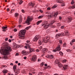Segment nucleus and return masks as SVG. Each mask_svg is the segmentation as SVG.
Returning <instances> with one entry per match:
<instances>
[{
    "label": "nucleus",
    "mask_w": 75,
    "mask_h": 75,
    "mask_svg": "<svg viewBox=\"0 0 75 75\" xmlns=\"http://www.w3.org/2000/svg\"><path fill=\"white\" fill-rule=\"evenodd\" d=\"M11 48L10 47H4L0 50V52L2 55H6L10 54V51H11Z\"/></svg>",
    "instance_id": "f257e3e1"
},
{
    "label": "nucleus",
    "mask_w": 75,
    "mask_h": 75,
    "mask_svg": "<svg viewBox=\"0 0 75 75\" xmlns=\"http://www.w3.org/2000/svg\"><path fill=\"white\" fill-rule=\"evenodd\" d=\"M54 23H55L54 21H51V23L50 24H48V21H45L43 22L42 26L44 28L45 30H46V29L48 28V27L49 26H51Z\"/></svg>",
    "instance_id": "f03ea898"
},
{
    "label": "nucleus",
    "mask_w": 75,
    "mask_h": 75,
    "mask_svg": "<svg viewBox=\"0 0 75 75\" xmlns=\"http://www.w3.org/2000/svg\"><path fill=\"white\" fill-rule=\"evenodd\" d=\"M25 34V30H23L20 31L19 33V36L20 39H24V36Z\"/></svg>",
    "instance_id": "7ed1b4c3"
},
{
    "label": "nucleus",
    "mask_w": 75,
    "mask_h": 75,
    "mask_svg": "<svg viewBox=\"0 0 75 75\" xmlns=\"http://www.w3.org/2000/svg\"><path fill=\"white\" fill-rule=\"evenodd\" d=\"M50 41V38L47 37L46 38L45 40V39H43L42 40H40L38 41V43L39 44L41 45L42 44H43L44 42L45 43H47L49 42Z\"/></svg>",
    "instance_id": "20e7f679"
},
{
    "label": "nucleus",
    "mask_w": 75,
    "mask_h": 75,
    "mask_svg": "<svg viewBox=\"0 0 75 75\" xmlns=\"http://www.w3.org/2000/svg\"><path fill=\"white\" fill-rule=\"evenodd\" d=\"M33 17L31 16H28L27 19L26 21V23H28V24L29 25L30 24V22L31 21H33Z\"/></svg>",
    "instance_id": "39448f33"
},
{
    "label": "nucleus",
    "mask_w": 75,
    "mask_h": 75,
    "mask_svg": "<svg viewBox=\"0 0 75 75\" xmlns=\"http://www.w3.org/2000/svg\"><path fill=\"white\" fill-rule=\"evenodd\" d=\"M41 38V36L40 35H36L35 38H33V41H37V40H39V39H40Z\"/></svg>",
    "instance_id": "423d86ee"
},
{
    "label": "nucleus",
    "mask_w": 75,
    "mask_h": 75,
    "mask_svg": "<svg viewBox=\"0 0 75 75\" xmlns=\"http://www.w3.org/2000/svg\"><path fill=\"white\" fill-rule=\"evenodd\" d=\"M57 15L58 13H54V15H53V14H51L49 15V17H50V18L52 17L53 16H54V17H56L57 16Z\"/></svg>",
    "instance_id": "0eeeda50"
},
{
    "label": "nucleus",
    "mask_w": 75,
    "mask_h": 75,
    "mask_svg": "<svg viewBox=\"0 0 75 75\" xmlns=\"http://www.w3.org/2000/svg\"><path fill=\"white\" fill-rule=\"evenodd\" d=\"M56 64H58V65L60 68H61L63 66L62 64H61V63H60V62H58V60H56L55 62Z\"/></svg>",
    "instance_id": "6e6552de"
},
{
    "label": "nucleus",
    "mask_w": 75,
    "mask_h": 75,
    "mask_svg": "<svg viewBox=\"0 0 75 75\" xmlns=\"http://www.w3.org/2000/svg\"><path fill=\"white\" fill-rule=\"evenodd\" d=\"M20 69L19 68L16 69L15 70H13L14 72H15V74H18L20 73Z\"/></svg>",
    "instance_id": "1a4fd4ad"
},
{
    "label": "nucleus",
    "mask_w": 75,
    "mask_h": 75,
    "mask_svg": "<svg viewBox=\"0 0 75 75\" xmlns=\"http://www.w3.org/2000/svg\"><path fill=\"white\" fill-rule=\"evenodd\" d=\"M31 59L33 61H35L37 59V56L36 55H33V57H31Z\"/></svg>",
    "instance_id": "9d476101"
},
{
    "label": "nucleus",
    "mask_w": 75,
    "mask_h": 75,
    "mask_svg": "<svg viewBox=\"0 0 75 75\" xmlns=\"http://www.w3.org/2000/svg\"><path fill=\"white\" fill-rule=\"evenodd\" d=\"M72 20V17H69L68 18V20L67 22V23H70L71 22V21Z\"/></svg>",
    "instance_id": "9b49d317"
},
{
    "label": "nucleus",
    "mask_w": 75,
    "mask_h": 75,
    "mask_svg": "<svg viewBox=\"0 0 75 75\" xmlns=\"http://www.w3.org/2000/svg\"><path fill=\"white\" fill-rule=\"evenodd\" d=\"M25 44L26 46H25V48H26V49H27V47H28V48H30V45L28 43H25Z\"/></svg>",
    "instance_id": "f8f14e48"
},
{
    "label": "nucleus",
    "mask_w": 75,
    "mask_h": 75,
    "mask_svg": "<svg viewBox=\"0 0 75 75\" xmlns=\"http://www.w3.org/2000/svg\"><path fill=\"white\" fill-rule=\"evenodd\" d=\"M34 49L31 48L30 49L29 52H27L28 54H30V52H34Z\"/></svg>",
    "instance_id": "ddd939ff"
},
{
    "label": "nucleus",
    "mask_w": 75,
    "mask_h": 75,
    "mask_svg": "<svg viewBox=\"0 0 75 75\" xmlns=\"http://www.w3.org/2000/svg\"><path fill=\"white\" fill-rule=\"evenodd\" d=\"M63 68L64 69H66L68 68V65L66 64L64 65L63 67Z\"/></svg>",
    "instance_id": "4468645a"
},
{
    "label": "nucleus",
    "mask_w": 75,
    "mask_h": 75,
    "mask_svg": "<svg viewBox=\"0 0 75 75\" xmlns=\"http://www.w3.org/2000/svg\"><path fill=\"white\" fill-rule=\"evenodd\" d=\"M63 1L62 0H58L56 1L57 3H62Z\"/></svg>",
    "instance_id": "2eb2a0df"
},
{
    "label": "nucleus",
    "mask_w": 75,
    "mask_h": 75,
    "mask_svg": "<svg viewBox=\"0 0 75 75\" xmlns=\"http://www.w3.org/2000/svg\"><path fill=\"white\" fill-rule=\"evenodd\" d=\"M64 33L66 35H69V33L68 32V30H66L65 31Z\"/></svg>",
    "instance_id": "dca6fc26"
},
{
    "label": "nucleus",
    "mask_w": 75,
    "mask_h": 75,
    "mask_svg": "<svg viewBox=\"0 0 75 75\" xmlns=\"http://www.w3.org/2000/svg\"><path fill=\"white\" fill-rule=\"evenodd\" d=\"M2 72L4 74H7L8 72V71L7 70H4L2 71Z\"/></svg>",
    "instance_id": "f3484780"
},
{
    "label": "nucleus",
    "mask_w": 75,
    "mask_h": 75,
    "mask_svg": "<svg viewBox=\"0 0 75 75\" xmlns=\"http://www.w3.org/2000/svg\"><path fill=\"white\" fill-rule=\"evenodd\" d=\"M3 46H4V47H7L8 45V43L7 42L4 43L3 44Z\"/></svg>",
    "instance_id": "a211bd4d"
},
{
    "label": "nucleus",
    "mask_w": 75,
    "mask_h": 75,
    "mask_svg": "<svg viewBox=\"0 0 75 75\" xmlns=\"http://www.w3.org/2000/svg\"><path fill=\"white\" fill-rule=\"evenodd\" d=\"M60 46L59 45L58 47L56 48L57 51H60L61 50V48H60Z\"/></svg>",
    "instance_id": "6ab92c4d"
},
{
    "label": "nucleus",
    "mask_w": 75,
    "mask_h": 75,
    "mask_svg": "<svg viewBox=\"0 0 75 75\" xmlns=\"http://www.w3.org/2000/svg\"><path fill=\"white\" fill-rule=\"evenodd\" d=\"M30 4L31 6H32V7H33V6L35 5V4H34V3H32L31 2H30Z\"/></svg>",
    "instance_id": "aec40b11"
},
{
    "label": "nucleus",
    "mask_w": 75,
    "mask_h": 75,
    "mask_svg": "<svg viewBox=\"0 0 75 75\" xmlns=\"http://www.w3.org/2000/svg\"><path fill=\"white\" fill-rule=\"evenodd\" d=\"M49 58H50V59H52L53 58H54V56L52 55H51L49 56Z\"/></svg>",
    "instance_id": "412c9836"
},
{
    "label": "nucleus",
    "mask_w": 75,
    "mask_h": 75,
    "mask_svg": "<svg viewBox=\"0 0 75 75\" xmlns=\"http://www.w3.org/2000/svg\"><path fill=\"white\" fill-rule=\"evenodd\" d=\"M22 22V18H20L19 19V24H21Z\"/></svg>",
    "instance_id": "4be33fe9"
},
{
    "label": "nucleus",
    "mask_w": 75,
    "mask_h": 75,
    "mask_svg": "<svg viewBox=\"0 0 75 75\" xmlns=\"http://www.w3.org/2000/svg\"><path fill=\"white\" fill-rule=\"evenodd\" d=\"M17 69V66L15 65L13 66V70H16Z\"/></svg>",
    "instance_id": "5701e85b"
},
{
    "label": "nucleus",
    "mask_w": 75,
    "mask_h": 75,
    "mask_svg": "<svg viewBox=\"0 0 75 75\" xmlns=\"http://www.w3.org/2000/svg\"><path fill=\"white\" fill-rule=\"evenodd\" d=\"M60 36H61L60 34H57L56 35V38H58V37H60Z\"/></svg>",
    "instance_id": "b1692460"
},
{
    "label": "nucleus",
    "mask_w": 75,
    "mask_h": 75,
    "mask_svg": "<svg viewBox=\"0 0 75 75\" xmlns=\"http://www.w3.org/2000/svg\"><path fill=\"white\" fill-rule=\"evenodd\" d=\"M41 22H42V21H38L36 23L37 25H38V24H40V23H41Z\"/></svg>",
    "instance_id": "393cba45"
},
{
    "label": "nucleus",
    "mask_w": 75,
    "mask_h": 75,
    "mask_svg": "<svg viewBox=\"0 0 75 75\" xmlns=\"http://www.w3.org/2000/svg\"><path fill=\"white\" fill-rule=\"evenodd\" d=\"M43 50L44 52H47V50H48V49H47L45 48L43 49Z\"/></svg>",
    "instance_id": "a878e982"
},
{
    "label": "nucleus",
    "mask_w": 75,
    "mask_h": 75,
    "mask_svg": "<svg viewBox=\"0 0 75 75\" xmlns=\"http://www.w3.org/2000/svg\"><path fill=\"white\" fill-rule=\"evenodd\" d=\"M31 27V26L25 28V30H28V29H29V28H30Z\"/></svg>",
    "instance_id": "bb28decb"
},
{
    "label": "nucleus",
    "mask_w": 75,
    "mask_h": 75,
    "mask_svg": "<svg viewBox=\"0 0 75 75\" xmlns=\"http://www.w3.org/2000/svg\"><path fill=\"white\" fill-rule=\"evenodd\" d=\"M45 69H48V68L50 69L51 68V66H48L47 67H45Z\"/></svg>",
    "instance_id": "cd10ccee"
},
{
    "label": "nucleus",
    "mask_w": 75,
    "mask_h": 75,
    "mask_svg": "<svg viewBox=\"0 0 75 75\" xmlns=\"http://www.w3.org/2000/svg\"><path fill=\"white\" fill-rule=\"evenodd\" d=\"M75 8V5L73 6H72L71 7V8L74 9V8Z\"/></svg>",
    "instance_id": "c85d7f7f"
},
{
    "label": "nucleus",
    "mask_w": 75,
    "mask_h": 75,
    "mask_svg": "<svg viewBox=\"0 0 75 75\" xmlns=\"http://www.w3.org/2000/svg\"><path fill=\"white\" fill-rule=\"evenodd\" d=\"M21 53L22 54H26V52H25V50H23L21 52Z\"/></svg>",
    "instance_id": "c756f323"
},
{
    "label": "nucleus",
    "mask_w": 75,
    "mask_h": 75,
    "mask_svg": "<svg viewBox=\"0 0 75 75\" xmlns=\"http://www.w3.org/2000/svg\"><path fill=\"white\" fill-rule=\"evenodd\" d=\"M23 3V1L21 0L20 1L19 4L21 5V4Z\"/></svg>",
    "instance_id": "7c9ffc66"
},
{
    "label": "nucleus",
    "mask_w": 75,
    "mask_h": 75,
    "mask_svg": "<svg viewBox=\"0 0 75 75\" xmlns=\"http://www.w3.org/2000/svg\"><path fill=\"white\" fill-rule=\"evenodd\" d=\"M2 29H6V28H7V27H6L5 26H3L2 27Z\"/></svg>",
    "instance_id": "2f4dec72"
},
{
    "label": "nucleus",
    "mask_w": 75,
    "mask_h": 75,
    "mask_svg": "<svg viewBox=\"0 0 75 75\" xmlns=\"http://www.w3.org/2000/svg\"><path fill=\"white\" fill-rule=\"evenodd\" d=\"M18 16V13H15V16L16 17H17Z\"/></svg>",
    "instance_id": "473e14b6"
},
{
    "label": "nucleus",
    "mask_w": 75,
    "mask_h": 75,
    "mask_svg": "<svg viewBox=\"0 0 75 75\" xmlns=\"http://www.w3.org/2000/svg\"><path fill=\"white\" fill-rule=\"evenodd\" d=\"M59 53L60 54V55H63V53L62 52H59Z\"/></svg>",
    "instance_id": "72a5a7b5"
},
{
    "label": "nucleus",
    "mask_w": 75,
    "mask_h": 75,
    "mask_svg": "<svg viewBox=\"0 0 75 75\" xmlns=\"http://www.w3.org/2000/svg\"><path fill=\"white\" fill-rule=\"evenodd\" d=\"M43 16H39L38 17V18L39 19H40V18H42V17H43Z\"/></svg>",
    "instance_id": "f704fd0d"
},
{
    "label": "nucleus",
    "mask_w": 75,
    "mask_h": 75,
    "mask_svg": "<svg viewBox=\"0 0 75 75\" xmlns=\"http://www.w3.org/2000/svg\"><path fill=\"white\" fill-rule=\"evenodd\" d=\"M3 58H4L5 59H7V56H4L3 57Z\"/></svg>",
    "instance_id": "c9c22d12"
},
{
    "label": "nucleus",
    "mask_w": 75,
    "mask_h": 75,
    "mask_svg": "<svg viewBox=\"0 0 75 75\" xmlns=\"http://www.w3.org/2000/svg\"><path fill=\"white\" fill-rule=\"evenodd\" d=\"M65 28V26L63 25V26H61V29H64V28Z\"/></svg>",
    "instance_id": "e433bc0d"
},
{
    "label": "nucleus",
    "mask_w": 75,
    "mask_h": 75,
    "mask_svg": "<svg viewBox=\"0 0 75 75\" xmlns=\"http://www.w3.org/2000/svg\"><path fill=\"white\" fill-rule=\"evenodd\" d=\"M57 25L58 26H60L61 25V23H57Z\"/></svg>",
    "instance_id": "4c0bfd02"
},
{
    "label": "nucleus",
    "mask_w": 75,
    "mask_h": 75,
    "mask_svg": "<svg viewBox=\"0 0 75 75\" xmlns=\"http://www.w3.org/2000/svg\"><path fill=\"white\" fill-rule=\"evenodd\" d=\"M59 43H61V44H62V41L61 40H60L59 41Z\"/></svg>",
    "instance_id": "58836bf2"
},
{
    "label": "nucleus",
    "mask_w": 75,
    "mask_h": 75,
    "mask_svg": "<svg viewBox=\"0 0 75 75\" xmlns=\"http://www.w3.org/2000/svg\"><path fill=\"white\" fill-rule=\"evenodd\" d=\"M67 62L66 59H64L63 60V62L64 63V62Z\"/></svg>",
    "instance_id": "ea45409f"
},
{
    "label": "nucleus",
    "mask_w": 75,
    "mask_h": 75,
    "mask_svg": "<svg viewBox=\"0 0 75 75\" xmlns=\"http://www.w3.org/2000/svg\"><path fill=\"white\" fill-rule=\"evenodd\" d=\"M41 66H43V65H44V62H42L41 63Z\"/></svg>",
    "instance_id": "a19ab883"
},
{
    "label": "nucleus",
    "mask_w": 75,
    "mask_h": 75,
    "mask_svg": "<svg viewBox=\"0 0 75 75\" xmlns=\"http://www.w3.org/2000/svg\"><path fill=\"white\" fill-rule=\"evenodd\" d=\"M13 31H14V32H16V31H17V29H14L13 30Z\"/></svg>",
    "instance_id": "79ce46f5"
},
{
    "label": "nucleus",
    "mask_w": 75,
    "mask_h": 75,
    "mask_svg": "<svg viewBox=\"0 0 75 75\" xmlns=\"http://www.w3.org/2000/svg\"><path fill=\"white\" fill-rule=\"evenodd\" d=\"M56 7H57V6H56L55 5H54L53 6L52 8H56Z\"/></svg>",
    "instance_id": "37998d69"
},
{
    "label": "nucleus",
    "mask_w": 75,
    "mask_h": 75,
    "mask_svg": "<svg viewBox=\"0 0 75 75\" xmlns=\"http://www.w3.org/2000/svg\"><path fill=\"white\" fill-rule=\"evenodd\" d=\"M62 6H65V4L63 3V4H62L61 5Z\"/></svg>",
    "instance_id": "c03bdc74"
},
{
    "label": "nucleus",
    "mask_w": 75,
    "mask_h": 75,
    "mask_svg": "<svg viewBox=\"0 0 75 75\" xmlns=\"http://www.w3.org/2000/svg\"><path fill=\"white\" fill-rule=\"evenodd\" d=\"M39 49H40V50H42V46H41L39 47Z\"/></svg>",
    "instance_id": "a18cd8bd"
},
{
    "label": "nucleus",
    "mask_w": 75,
    "mask_h": 75,
    "mask_svg": "<svg viewBox=\"0 0 75 75\" xmlns=\"http://www.w3.org/2000/svg\"><path fill=\"white\" fill-rule=\"evenodd\" d=\"M47 9L48 10H51V8H50V7H48L47 8Z\"/></svg>",
    "instance_id": "49530a36"
},
{
    "label": "nucleus",
    "mask_w": 75,
    "mask_h": 75,
    "mask_svg": "<svg viewBox=\"0 0 75 75\" xmlns=\"http://www.w3.org/2000/svg\"><path fill=\"white\" fill-rule=\"evenodd\" d=\"M5 40L6 41H8V38H6L5 39Z\"/></svg>",
    "instance_id": "de8ad7c7"
},
{
    "label": "nucleus",
    "mask_w": 75,
    "mask_h": 75,
    "mask_svg": "<svg viewBox=\"0 0 75 75\" xmlns=\"http://www.w3.org/2000/svg\"><path fill=\"white\" fill-rule=\"evenodd\" d=\"M38 75H42V73L40 72L38 74Z\"/></svg>",
    "instance_id": "09e8293b"
},
{
    "label": "nucleus",
    "mask_w": 75,
    "mask_h": 75,
    "mask_svg": "<svg viewBox=\"0 0 75 75\" xmlns=\"http://www.w3.org/2000/svg\"><path fill=\"white\" fill-rule=\"evenodd\" d=\"M74 0H72V1L71 2V4H74Z\"/></svg>",
    "instance_id": "8fccbe9b"
},
{
    "label": "nucleus",
    "mask_w": 75,
    "mask_h": 75,
    "mask_svg": "<svg viewBox=\"0 0 75 75\" xmlns=\"http://www.w3.org/2000/svg\"><path fill=\"white\" fill-rule=\"evenodd\" d=\"M51 27H52V28H55V26L54 25H52V26Z\"/></svg>",
    "instance_id": "3c124183"
},
{
    "label": "nucleus",
    "mask_w": 75,
    "mask_h": 75,
    "mask_svg": "<svg viewBox=\"0 0 75 75\" xmlns=\"http://www.w3.org/2000/svg\"><path fill=\"white\" fill-rule=\"evenodd\" d=\"M72 42H75V39H73V40H72Z\"/></svg>",
    "instance_id": "603ef678"
},
{
    "label": "nucleus",
    "mask_w": 75,
    "mask_h": 75,
    "mask_svg": "<svg viewBox=\"0 0 75 75\" xmlns=\"http://www.w3.org/2000/svg\"><path fill=\"white\" fill-rule=\"evenodd\" d=\"M66 45V43H64L63 44V46L65 47V46Z\"/></svg>",
    "instance_id": "864d4df0"
},
{
    "label": "nucleus",
    "mask_w": 75,
    "mask_h": 75,
    "mask_svg": "<svg viewBox=\"0 0 75 75\" xmlns=\"http://www.w3.org/2000/svg\"><path fill=\"white\" fill-rule=\"evenodd\" d=\"M71 45H72V44H73V42L72 41L70 42V43Z\"/></svg>",
    "instance_id": "5fc2aeb1"
},
{
    "label": "nucleus",
    "mask_w": 75,
    "mask_h": 75,
    "mask_svg": "<svg viewBox=\"0 0 75 75\" xmlns=\"http://www.w3.org/2000/svg\"><path fill=\"white\" fill-rule=\"evenodd\" d=\"M40 12H41V13H42V12H43V11H42V10H40Z\"/></svg>",
    "instance_id": "6e6d98bb"
},
{
    "label": "nucleus",
    "mask_w": 75,
    "mask_h": 75,
    "mask_svg": "<svg viewBox=\"0 0 75 75\" xmlns=\"http://www.w3.org/2000/svg\"><path fill=\"white\" fill-rule=\"evenodd\" d=\"M30 42V41H28V40H27L26 41V42L27 43H28L29 44V43Z\"/></svg>",
    "instance_id": "4d7b16f0"
},
{
    "label": "nucleus",
    "mask_w": 75,
    "mask_h": 75,
    "mask_svg": "<svg viewBox=\"0 0 75 75\" xmlns=\"http://www.w3.org/2000/svg\"><path fill=\"white\" fill-rule=\"evenodd\" d=\"M36 52H39V51H40V50H39L37 49L36 50Z\"/></svg>",
    "instance_id": "13d9d810"
},
{
    "label": "nucleus",
    "mask_w": 75,
    "mask_h": 75,
    "mask_svg": "<svg viewBox=\"0 0 75 75\" xmlns=\"http://www.w3.org/2000/svg\"><path fill=\"white\" fill-rule=\"evenodd\" d=\"M23 58H24V59H27V57H24Z\"/></svg>",
    "instance_id": "bf43d9fd"
},
{
    "label": "nucleus",
    "mask_w": 75,
    "mask_h": 75,
    "mask_svg": "<svg viewBox=\"0 0 75 75\" xmlns=\"http://www.w3.org/2000/svg\"><path fill=\"white\" fill-rule=\"evenodd\" d=\"M16 48H19V47H20V46H18V45H17V46H16Z\"/></svg>",
    "instance_id": "052dcab7"
},
{
    "label": "nucleus",
    "mask_w": 75,
    "mask_h": 75,
    "mask_svg": "<svg viewBox=\"0 0 75 75\" xmlns=\"http://www.w3.org/2000/svg\"><path fill=\"white\" fill-rule=\"evenodd\" d=\"M8 41L9 42H11V40L10 39H9L8 40Z\"/></svg>",
    "instance_id": "680f3d73"
},
{
    "label": "nucleus",
    "mask_w": 75,
    "mask_h": 75,
    "mask_svg": "<svg viewBox=\"0 0 75 75\" xmlns=\"http://www.w3.org/2000/svg\"><path fill=\"white\" fill-rule=\"evenodd\" d=\"M57 50H56H56H53V52H56V51H57Z\"/></svg>",
    "instance_id": "e2e57ef3"
},
{
    "label": "nucleus",
    "mask_w": 75,
    "mask_h": 75,
    "mask_svg": "<svg viewBox=\"0 0 75 75\" xmlns=\"http://www.w3.org/2000/svg\"><path fill=\"white\" fill-rule=\"evenodd\" d=\"M22 13H24V10L22 9Z\"/></svg>",
    "instance_id": "0e129e2a"
},
{
    "label": "nucleus",
    "mask_w": 75,
    "mask_h": 75,
    "mask_svg": "<svg viewBox=\"0 0 75 75\" xmlns=\"http://www.w3.org/2000/svg\"><path fill=\"white\" fill-rule=\"evenodd\" d=\"M35 72L33 71L32 72V74H35Z\"/></svg>",
    "instance_id": "69168bd1"
},
{
    "label": "nucleus",
    "mask_w": 75,
    "mask_h": 75,
    "mask_svg": "<svg viewBox=\"0 0 75 75\" xmlns=\"http://www.w3.org/2000/svg\"><path fill=\"white\" fill-rule=\"evenodd\" d=\"M59 20H61V19H62V18H61V17L59 16Z\"/></svg>",
    "instance_id": "338daca9"
},
{
    "label": "nucleus",
    "mask_w": 75,
    "mask_h": 75,
    "mask_svg": "<svg viewBox=\"0 0 75 75\" xmlns=\"http://www.w3.org/2000/svg\"><path fill=\"white\" fill-rule=\"evenodd\" d=\"M16 55H18V53H17L16 54Z\"/></svg>",
    "instance_id": "774afa93"
}]
</instances>
